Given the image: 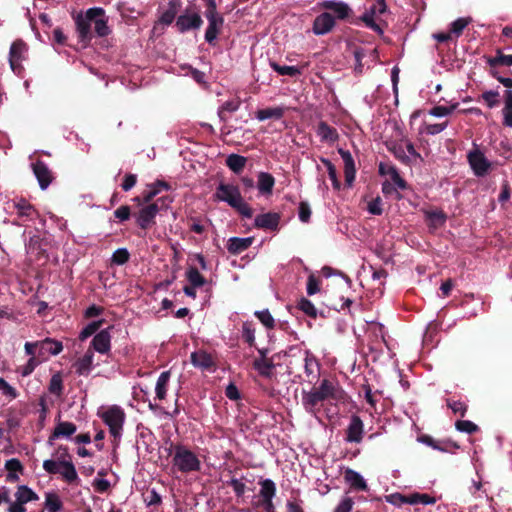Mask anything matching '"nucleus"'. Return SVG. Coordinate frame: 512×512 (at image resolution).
<instances>
[{"label":"nucleus","instance_id":"1","mask_svg":"<svg viewBox=\"0 0 512 512\" xmlns=\"http://www.w3.org/2000/svg\"><path fill=\"white\" fill-rule=\"evenodd\" d=\"M327 399L344 401L345 393L337 384L324 379L319 387L303 392L302 405L309 414L317 417L320 404Z\"/></svg>","mask_w":512,"mask_h":512},{"label":"nucleus","instance_id":"2","mask_svg":"<svg viewBox=\"0 0 512 512\" xmlns=\"http://www.w3.org/2000/svg\"><path fill=\"white\" fill-rule=\"evenodd\" d=\"M172 463L173 467L182 473L198 472L201 469V461L198 456L183 445L174 447Z\"/></svg>","mask_w":512,"mask_h":512},{"label":"nucleus","instance_id":"3","mask_svg":"<svg viewBox=\"0 0 512 512\" xmlns=\"http://www.w3.org/2000/svg\"><path fill=\"white\" fill-rule=\"evenodd\" d=\"M103 422L109 427L111 436L119 441L122 436L123 424L125 421L124 410L116 405L103 408L98 412Z\"/></svg>","mask_w":512,"mask_h":512},{"label":"nucleus","instance_id":"4","mask_svg":"<svg viewBox=\"0 0 512 512\" xmlns=\"http://www.w3.org/2000/svg\"><path fill=\"white\" fill-rule=\"evenodd\" d=\"M5 208L10 213H15L22 222L32 221L38 217L37 209L23 197L7 201Z\"/></svg>","mask_w":512,"mask_h":512},{"label":"nucleus","instance_id":"5","mask_svg":"<svg viewBox=\"0 0 512 512\" xmlns=\"http://www.w3.org/2000/svg\"><path fill=\"white\" fill-rule=\"evenodd\" d=\"M43 468L50 474H61L67 482H73L78 478L73 463L70 460H65V457L59 461L45 460Z\"/></svg>","mask_w":512,"mask_h":512},{"label":"nucleus","instance_id":"6","mask_svg":"<svg viewBox=\"0 0 512 512\" xmlns=\"http://www.w3.org/2000/svg\"><path fill=\"white\" fill-rule=\"evenodd\" d=\"M166 206L165 199H158L155 203L144 206L138 213L137 223L143 229L150 227L159 209Z\"/></svg>","mask_w":512,"mask_h":512},{"label":"nucleus","instance_id":"7","mask_svg":"<svg viewBox=\"0 0 512 512\" xmlns=\"http://www.w3.org/2000/svg\"><path fill=\"white\" fill-rule=\"evenodd\" d=\"M468 161L474 174L478 177L485 176L492 165L485 155L478 149H474L468 153Z\"/></svg>","mask_w":512,"mask_h":512},{"label":"nucleus","instance_id":"8","mask_svg":"<svg viewBox=\"0 0 512 512\" xmlns=\"http://www.w3.org/2000/svg\"><path fill=\"white\" fill-rule=\"evenodd\" d=\"M104 10L102 8H90L85 17L79 16L76 20L77 31L81 39H87L90 36L91 22L94 18L102 16Z\"/></svg>","mask_w":512,"mask_h":512},{"label":"nucleus","instance_id":"9","mask_svg":"<svg viewBox=\"0 0 512 512\" xmlns=\"http://www.w3.org/2000/svg\"><path fill=\"white\" fill-rule=\"evenodd\" d=\"M205 17L208 21V26L205 32V40L209 44H212L216 40L223 27L224 19L219 13L211 12H205Z\"/></svg>","mask_w":512,"mask_h":512},{"label":"nucleus","instance_id":"10","mask_svg":"<svg viewBox=\"0 0 512 512\" xmlns=\"http://www.w3.org/2000/svg\"><path fill=\"white\" fill-rule=\"evenodd\" d=\"M216 197L234 207L243 199L240 191L233 185L221 184L217 188Z\"/></svg>","mask_w":512,"mask_h":512},{"label":"nucleus","instance_id":"11","mask_svg":"<svg viewBox=\"0 0 512 512\" xmlns=\"http://www.w3.org/2000/svg\"><path fill=\"white\" fill-rule=\"evenodd\" d=\"M386 10V4L384 0H378L377 3L372 5L362 16L363 22L366 24L367 27L371 28L372 30L382 33V29L380 26L376 23L375 18L377 14H382Z\"/></svg>","mask_w":512,"mask_h":512},{"label":"nucleus","instance_id":"12","mask_svg":"<svg viewBox=\"0 0 512 512\" xmlns=\"http://www.w3.org/2000/svg\"><path fill=\"white\" fill-rule=\"evenodd\" d=\"M26 51V45L21 41L14 42L10 47L9 63L12 71L16 74H20L22 71L21 61L24 59Z\"/></svg>","mask_w":512,"mask_h":512},{"label":"nucleus","instance_id":"13","mask_svg":"<svg viewBox=\"0 0 512 512\" xmlns=\"http://www.w3.org/2000/svg\"><path fill=\"white\" fill-rule=\"evenodd\" d=\"M202 23V18L197 12H186L180 15L176 20V26L180 32L199 29Z\"/></svg>","mask_w":512,"mask_h":512},{"label":"nucleus","instance_id":"14","mask_svg":"<svg viewBox=\"0 0 512 512\" xmlns=\"http://www.w3.org/2000/svg\"><path fill=\"white\" fill-rule=\"evenodd\" d=\"M364 435V424L359 416L353 415L346 429L345 440L349 443H360Z\"/></svg>","mask_w":512,"mask_h":512},{"label":"nucleus","instance_id":"15","mask_svg":"<svg viewBox=\"0 0 512 512\" xmlns=\"http://www.w3.org/2000/svg\"><path fill=\"white\" fill-rule=\"evenodd\" d=\"M38 344V358L40 360L47 359L50 355H58L63 350L61 342L46 338L42 341H37Z\"/></svg>","mask_w":512,"mask_h":512},{"label":"nucleus","instance_id":"16","mask_svg":"<svg viewBox=\"0 0 512 512\" xmlns=\"http://www.w3.org/2000/svg\"><path fill=\"white\" fill-rule=\"evenodd\" d=\"M335 26V18L330 12H323L318 15L314 22L312 31L315 35H325L329 33Z\"/></svg>","mask_w":512,"mask_h":512},{"label":"nucleus","instance_id":"17","mask_svg":"<svg viewBox=\"0 0 512 512\" xmlns=\"http://www.w3.org/2000/svg\"><path fill=\"white\" fill-rule=\"evenodd\" d=\"M320 7L333 13V17L338 20L347 18L351 12L348 4L341 1L326 0L321 2Z\"/></svg>","mask_w":512,"mask_h":512},{"label":"nucleus","instance_id":"18","mask_svg":"<svg viewBox=\"0 0 512 512\" xmlns=\"http://www.w3.org/2000/svg\"><path fill=\"white\" fill-rule=\"evenodd\" d=\"M32 169L35 177L38 180L40 188L42 190L46 189L53 179L52 173L47 165L42 161H37L32 164Z\"/></svg>","mask_w":512,"mask_h":512},{"label":"nucleus","instance_id":"19","mask_svg":"<svg viewBox=\"0 0 512 512\" xmlns=\"http://www.w3.org/2000/svg\"><path fill=\"white\" fill-rule=\"evenodd\" d=\"M344 479L347 484L350 485L352 489L359 490V491H366L368 490V485L366 483V480L363 478V476L351 469L347 468L344 472Z\"/></svg>","mask_w":512,"mask_h":512},{"label":"nucleus","instance_id":"20","mask_svg":"<svg viewBox=\"0 0 512 512\" xmlns=\"http://www.w3.org/2000/svg\"><path fill=\"white\" fill-rule=\"evenodd\" d=\"M111 336L108 330L97 333L92 340V347L95 351L105 354L111 347Z\"/></svg>","mask_w":512,"mask_h":512},{"label":"nucleus","instance_id":"21","mask_svg":"<svg viewBox=\"0 0 512 512\" xmlns=\"http://www.w3.org/2000/svg\"><path fill=\"white\" fill-rule=\"evenodd\" d=\"M279 219L280 217L277 213L260 214L255 218V226L257 228L274 230L278 227Z\"/></svg>","mask_w":512,"mask_h":512},{"label":"nucleus","instance_id":"22","mask_svg":"<svg viewBox=\"0 0 512 512\" xmlns=\"http://www.w3.org/2000/svg\"><path fill=\"white\" fill-rule=\"evenodd\" d=\"M338 152L344 162L345 181L351 185L355 179L356 172L353 157L349 151L339 149Z\"/></svg>","mask_w":512,"mask_h":512},{"label":"nucleus","instance_id":"23","mask_svg":"<svg viewBox=\"0 0 512 512\" xmlns=\"http://www.w3.org/2000/svg\"><path fill=\"white\" fill-rule=\"evenodd\" d=\"M253 243L252 237L238 238L232 237L228 240L227 249L232 254H240L248 249Z\"/></svg>","mask_w":512,"mask_h":512},{"label":"nucleus","instance_id":"24","mask_svg":"<svg viewBox=\"0 0 512 512\" xmlns=\"http://www.w3.org/2000/svg\"><path fill=\"white\" fill-rule=\"evenodd\" d=\"M275 185L274 177L266 172H260L258 174L257 188L263 195H270Z\"/></svg>","mask_w":512,"mask_h":512},{"label":"nucleus","instance_id":"25","mask_svg":"<svg viewBox=\"0 0 512 512\" xmlns=\"http://www.w3.org/2000/svg\"><path fill=\"white\" fill-rule=\"evenodd\" d=\"M317 135L320 137L321 141L333 143L338 139V133L336 129L330 127L325 122H320L317 127Z\"/></svg>","mask_w":512,"mask_h":512},{"label":"nucleus","instance_id":"26","mask_svg":"<svg viewBox=\"0 0 512 512\" xmlns=\"http://www.w3.org/2000/svg\"><path fill=\"white\" fill-rule=\"evenodd\" d=\"M285 113L284 107H269L260 109L256 112V118L259 121H265L267 119H280Z\"/></svg>","mask_w":512,"mask_h":512},{"label":"nucleus","instance_id":"27","mask_svg":"<svg viewBox=\"0 0 512 512\" xmlns=\"http://www.w3.org/2000/svg\"><path fill=\"white\" fill-rule=\"evenodd\" d=\"M93 358V351L88 349L85 355L82 358H80L75 364L77 373L80 375L88 374L91 371L93 365Z\"/></svg>","mask_w":512,"mask_h":512},{"label":"nucleus","instance_id":"28","mask_svg":"<svg viewBox=\"0 0 512 512\" xmlns=\"http://www.w3.org/2000/svg\"><path fill=\"white\" fill-rule=\"evenodd\" d=\"M5 468L8 471L6 479L9 482H16L19 479V472H22L23 466L21 462L16 459L12 458L6 461Z\"/></svg>","mask_w":512,"mask_h":512},{"label":"nucleus","instance_id":"29","mask_svg":"<svg viewBox=\"0 0 512 512\" xmlns=\"http://www.w3.org/2000/svg\"><path fill=\"white\" fill-rule=\"evenodd\" d=\"M191 362L195 367L208 369L213 365L212 357L204 351H196L191 354Z\"/></svg>","mask_w":512,"mask_h":512},{"label":"nucleus","instance_id":"30","mask_svg":"<svg viewBox=\"0 0 512 512\" xmlns=\"http://www.w3.org/2000/svg\"><path fill=\"white\" fill-rule=\"evenodd\" d=\"M15 498V501L24 505L30 501H37L39 499L38 495L26 485H21L17 488Z\"/></svg>","mask_w":512,"mask_h":512},{"label":"nucleus","instance_id":"31","mask_svg":"<svg viewBox=\"0 0 512 512\" xmlns=\"http://www.w3.org/2000/svg\"><path fill=\"white\" fill-rule=\"evenodd\" d=\"M170 380V371L162 372L156 382L155 393L159 400H163L167 394V387Z\"/></svg>","mask_w":512,"mask_h":512},{"label":"nucleus","instance_id":"32","mask_svg":"<svg viewBox=\"0 0 512 512\" xmlns=\"http://www.w3.org/2000/svg\"><path fill=\"white\" fill-rule=\"evenodd\" d=\"M76 432V426L71 422H59L50 439L59 437H69Z\"/></svg>","mask_w":512,"mask_h":512},{"label":"nucleus","instance_id":"33","mask_svg":"<svg viewBox=\"0 0 512 512\" xmlns=\"http://www.w3.org/2000/svg\"><path fill=\"white\" fill-rule=\"evenodd\" d=\"M254 368L264 377H271L274 364L269 359L262 356L256 359L253 364Z\"/></svg>","mask_w":512,"mask_h":512},{"label":"nucleus","instance_id":"34","mask_svg":"<svg viewBox=\"0 0 512 512\" xmlns=\"http://www.w3.org/2000/svg\"><path fill=\"white\" fill-rule=\"evenodd\" d=\"M304 368L308 377H316L319 372V363L309 351H305Z\"/></svg>","mask_w":512,"mask_h":512},{"label":"nucleus","instance_id":"35","mask_svg":"<svg viewBox=\"0 0 512 512\" xmlns=\"http://www.w3.org/2000/svg\"><path fill=\"white\" fill-rule=\"evenodd\" d=\"M260 496L262 502L266 500H272L276 494L275 483L270 479H265L260 482Z\"/></svg>","mask_w":512,"mask_h":512},{"label":"nucleus","instance_id":"36","mask_svg":"<svg viewBox=\"0 0 512 512\" xmlns=\"http://www.w3.org/2000/svg\"><path fill=\"white\" fill-rule=\"evenodd\" d=\"M270 66L279 75L295 77L301 74V69L297 66L279 65L276 62H270Z\"/></svg>","mask_w":512,"mask_h":512},{"label":"nucleus","instance_id":"37","mask_svg":"<svg viewBox=\"0 0 512 512\" xmlns=\"http://www.w3.org/2000/svg\"><path fill=\"white\" fill-rule=\"evenodd\" d=\"M227 166L235 173L243 170L246 164V158L237 154H231L226 160Z\"/></svg>","mask_w":512,"mask_h":512},{"label":"nucleus","instance_id":"38","mask_svg":"<svg viewBox=\"0 0 512 512\" xmlns=\"http://www.w3.org/2000/svg\"><path fill=\"white\" fill-rule=\"evenodd\" d=\"M45 508L48 512H59L62 509V502L55 493H46Z\"/></svg>","mask_w":512,"mask_h":512},{"label":"nucleus","instance_id":"39","mask_svg":"<svg viewBox=\"0 0 512 512\" xmlns=\"http://www.w3.org/2000/svg\"><path fill=\"white\" fill-rule=\"evenodd\" d=\"M470 22L471 18L469 17L458 18L453 21L450 27L451 35H454L455 37L460 36L463 30L470 24Z\"/></svg>","mask_w":512,"mask_h":512},{"label":"nucleus","instance_id":"40","mask_svg":"<svg viewBox=\"0 0 512 512\" xmlns=\"http://www.w3.org/2000/svg\"><path fill=\"white\" fill-rule=\"evenodd\" d=\"M186 277L190 285H193L194 287H201L205 284L204 277L194 267H191L187 270Z\"/></svg>","mask_w":512,"mask_h":512},{"label":"nucleus","instance_id":"41","mask_svg":"<svg viewBox=\"0 0 512 512\" xmlns=\"http://www.w3.org/2000/svg\"><path fill=\"white\" fill-rule=\"evenodd\" d=\"M426 217L429 223V226L433 228H438L442 226L445 222V215L442 211H430L426 213Z\"/></svg>","mask_w":512,"mask_h":512},{"label":"nucleus","instance_id":"42","mask_svg":"<svg viewBox=\"0 0 512 512\" xmlns=\"http://www.w3.org/2000/svg\"><path fill=\"white\" fill-rule=\"evenodd\" d=\"M161 188L167 189L168 185L165 182L159 181L149 186V189L143 192V201L149 203L160 192Z\"/></svg>","mask_w":512,"mask_h":512},{"label":"nucleus","instance_id":"43","mask_svg":"<svg viewBox=\"0 0 512 512\" xmlns=\"http://www.w3.org/2000/svg\"><path fill=\"white\" fill-rule=\"evenodd\" d=\"M49 391L50 393L61 396L63 393V380L62 376L59 373L54 374L49 383Z\"/></svg>","mask_w":512,"mask_h":512},{"label":"nucleus","instance_id":"44","mask_svg":"<svg viewBox=\"0 0 512 512\" xmlns=\"http://www.w3.org/2000/svg\"><path fill=\"white\" fill-rule=\"evenodd\" d=\"M255 316L260 320V322L269 329H272L275 325V320L269 310L265 309L262 311H256Z\"/></svg>","mask_w":512,"mask_h":512},{"label":"nucleus","instance_id":"45","mask_svg":"<svg viewBox=\"0 0 512 512\" xmlns=\"http://www.w3.org/2000/svg\"><path fill=\"white\" fill-rule=\"evenodd\" d=\"M321 162L325 165L329 178L331 179L334 188L339 189L340 182L337 178V172L335 166L328 159L322 158Z\"/></svg>","mask_w":512,"mask_h":512},{"label":"nucleus","instance_id":"46","mask_svg":"<svg viewBox=\"0 0 512 512\" xmlns=\"http://www.w3.org/2000/svg\"><path fill=\"white\" fill-rule=\"evenodd\" d=\"M129 252L125 248L117 249L112 255V262L117 265L125 264L129 259Z\"/></svg>","mask_w":512,"mask_h":512},{"label":"nucleus","instance_id":"47","mask_svg":"<svg viewBox=\"0 0 512 512\" xmlns=\"http://www.w3.org/2000/svg\"><path fill=\"white\" fill-rule=\"evenodd\" d=\"M458 104H453L449 107L446 106H436L430 110V114L435 117H444L451 114L456 108Z\"/></svg>","mask_w":512,"mask_h":512},{"label":"nucleus","instance_id":"48","mask_svg":"<svg viewBox=\"0 0 512 512\" xmlns=\"http://www.w3.org/2000/svg\"><path fill=\"white\" fill-rule=\"evenodd\" d=\"M40 359L37 357H30L25 365L20 368V373L23 377L30 375L40 363Z\"/></svg>","mask_w":512,"mask_h":512},{"label":"nucleus","instance_id":"49","mask_svg":"<svg viewBox=\"0 0 512 512\" xmlns=\"http://www.w3.org/2000/svg\"><path fill=\"white\" fill-rule=\"evenodd\" d=\"M0 391L9 399H15L18 396L16 389L3 378H0Z\"/></svg>","mask_w":512,"mask_h":512},{"label":"nucleus","instance_id":"50","mask_svg":"<svg viewBox=\"0 0 512 512\" xmlns=\"http://www.w3.org/2000/svg\"><path fill=\"white\" fill-rule=\"evenodd\" d=\"M93 22H94V30L98 36L103 37V36H106L109 34L110 30H109L106 20H104L103 18H99V19L94 18Z\"/></svg>","mask_w":512,"mask_h":512},{"label":"nucleus","instance_id":"51","mask_svg":"<svg viewBox=\"0 0 512 512\" xmlns=\"http://www.w3.org/2000/svg\"><path fill=\"white\" fill-rule=\"evenodd\" d=\"M242 336L249 345H253L255 342V329L251 323H244L242 327Z\"/></svg>","mask_w":512,"mask_h":512},{"label":"nucleus","instance_id":"52","mask_svg":"<svg viewBox=\"0 0 512 512\" xmlns=\"http://www.w3.org/2000/svg\"><path fill=\"white\" fill-rule=\"evenodd\" d=\"M482 98L489 108H493L499 103V93L497 91H486L482 94Z\"/></svg>","mask_w":512,"mask_h":512},{"label":"nucleus","instance_id":"53","mask_svg":"<svg viewBox=\"0 0 512 512\" xmlns=\"http://www.w3.org/2000/svg\"><path fill=\"white\" fill-rule=\"evenodd\" d=\"M456 428L461 432H466L469 434L474 433L478 430V426L468 420L457 421Z\"/></svg>","mask_w":512,"mask_h":512},{"label":"nucleus","instance_id":"54","mask_svg":"<svg viewBox=\"0 0 512 512\" xmlns=\"http://www.w3.org/2000/svg\"><path fill=\"white\" fill-rule=\"evenodd\" d=\"M299 308L301 311H303L305 314L315 317L317 314L316 308L313 305V303L307 299H301L299 302Z\"/></svg>","mask_w":512,"mask_h":512},{"label":"nucleus","instance_id":"55","mask_svg":"<svg viewBox=\"0 0 512 512\" xmlns=\"http://www.w3.org/2000/svg\"><path fill=\"white\" fill-rule=\"evenodd\" d=\"M320 290V281L311 274L307 281V293L308 295H314Z\"/></svg>","mask_w":512,"mask_h":512},{"label":"nucleus","instance_id":"56","mask_svg":"<svg viewBox=\"0 0 512 512\" xmlns=\"http://www.w3.org/2000/svg\"><path fill=\"white\" fill-rule=\"evenodd\" d=\"M144 501L148 506L159 505L162 501L160 494L155 490L151 489L145 496Z\"/></svg>","mask_w":512,"mask_h":512},{"label":"nucleus","instance_id":"57","mask_svg":"<svg viewBox=\"0 0 512 512\" xmlns=\"http://www.w3.org/2000/svg\"><path fill=\"white\" fill-rule=\"evenodd\" d=\"M389 172V180H391L397 188L404 189L406 187L405 181L401 178L396 168H389Z\"/></svg>","mask_w":512,"mask_h":512},{"label":"nucleus","instance_id":"58","mask_svg":"<svg viewBox=\"0 0 512 512\" xmlns=\"http://www.w3.org/2000/svg\"><path fill=\"white\" fill-rule=\"evenodd\" d=\"M228 484L233 488V491L237 496H242L245 493L246 485L242 480L233 478L228 482Z\"/></svg>","mask_w":512,"mask_h":512},{"label":"nucleus","instance_id":"59","mask_svg":"<svg viewBox=\"0 0 512 512\" xmlns=\"http://www.w3.org/2000/svg\"><path fill=\"white\" fill-rule=\"evenodd\" d=\"M101 322H92L89 325H87L80 333L79 338L81 340H85L89 336H91L93 333H95L98 328L100 327Z\"/></svg>","mask_w":512,"mask_h":512},{"label":"nucleus","instance_id":"60","mask_svg":"<svg viewBox=\"0 0 512 512\" xmlns=\"http://www.w3.org/2000/svg\"><path fill=\"white\" fill-rule=\"evenodd\" d=\"M353 507V500L349 497L343 498L334 509V512H351Z\"/></svg>","mask_w":512,"mask_h":512},{"label":"nucleus","instance_id":"61","mask_svg":"<svg viewBox=\"0 0 512 512\" xmlns=\"http://www.w3.org/2000/svg\"><path fill=\"white\" fill-rule=\"evenodd\" d=\"M367 209L373 215L382 214V202L380 198L373 199L368 203Z\"/></svg>","mask_w":512,"mask_h":512},{"label":"nucleus","instance_id":"62","mask_svg":"<svg viewBox=\"0 0 512 512\" xmlns=\"http://www.w3.org/2000/svg\"><path fill=\"white\" fill-rule=\"evenodd\" d=\"M310 216H311L310 206L305 202H301L299 205V219L302 222L306 223L309 221Z\"/></svg>","mask_w":512,"mask_h":512},{"label":"nucleus","instance_id":"63","mask_svg":"<svg viewBox=\"0 0 512 512\" xmlns=\"http://www.w3.org/2000/svg\"><path fill=\"white\" fill-rule=\"evenodd\" d=\"M114 215L116 218H118L120 221L128 220L130 217V208L128 206H120L117 208L114 212Z\"/></svg>","mask_w":512,"mask_h":512},{"label":"nucleus","instance_id":"64","mask_svg":"<svg viewBox=\"0 0 512 512\" xmlns=\"http://www.w3.org/2000/svg\"><path fill=\"white\" fill-rule=\"evenodd\" d=\"M136 181H137V177L135 174H128L124 177V181H123L121 187L124 191H129L130 189H132L135 186Z\"/></svg>","mask_w":512,"mask_h":512}]
</instances>
